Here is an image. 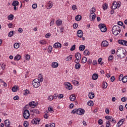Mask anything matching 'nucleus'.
<instances>
[{
  "instance_id": "obj_1",
  "label": "nucleus",
  "mask_w": 127,
  "mask_h": 127,
  "mask_svg": "<svg viewBox=\"0 0 127 127\" xmlns=\"http://www.w3.org/2000/svg\"><path fill=\"white\" fill-rule=\"evenodd\" d=\"M39 78H36L33 80V86L35 88H37L40 86V82H42L43 81V76L41 74H39Z\"/></svg>"
},
{
  "instance_id": "obj_2",
  "label": "nucleus",
  "mask_w": 127,
  "mask_h": 127,
  "mask_svg": "<svg viewBox=\"0 0 127 127\" xmlns=\"http://www.w3.org/2000/svg\"><path fill=\"white\" fill-rule=\"evenodd\" d=\"M117 57L120 59H123L126 57L127 55V51L123 48H120L117 51Z\"/></svg>"
},
{
  "instance_id": "obj_3",
  "label": "nucleus",
  "mask_w": 127,
  "mask_h": 127,
  "mask_svg": "<svg viewBox=\"0 0 127 127\" xmlns=\"http://www.w3.org/2000/svg\"><path fill=\"white\" fill-rule=\"evenodd\" d=\"M121 27L118 25L113 26L112 29V34L114 36H118L121 33Z\"/></svg>"
},
{
  "instance_id": "obj_4",
  "label": "nucleus",
  "mask_w": 127,
  "mask_h": 127,
  "mask_svg": "<svg viewBox=\"0 0 127 127\" xmlns=\"http://www.w3.org/2000/svg\"><path fill=\"white\" fill-rule=\"evenodd\" d=\"M30 117V111L28 110H24V112H23V117L24 119H25V120H28Z\"/></svg>"
},
{
  "instance_id": "obj_5",
  "label": "nucleus",
  "mask_w": 127,
  "mask_h": 127,
  "mask_svg": "<svg viewBox=\"0 0 127 127\" xmlns=\"http://www.w3.org/2000/svg\"><path fill=\"white\" fill-rule=\"evenodd\" d=\"M98 27L102 32H106L107 30V27L104 24H100Z\"/></svg>"
},
{
  "instance_id": "obj_6",
  "label": "nucleus",
  "mask_w": 127,
  "mask_h": 127,
  "mask_svg": "<svg viewBox=\"0 0 127 127\" xmlns=\"http://www.w3.org/2000/svg\"><path fill=\"white\" fill-rule=\"evenodd\" d=\"M64 86L65 88L68 90H71V89H72V85L70 82H64Z\"/></svg>"
},
{
  "instance_id": "obj_7",
  "label": "nucleus",
  "mask_w": 127,
  "mask_h": 127,
  "mask_svg": "<svg viewBox=\"0 0 127 127\" xmlns=\"http://www.w3.org/2000/svg\"><path fill=\"white\" fill-rule=\"evenodd\" d=\"M41 120L39 118H35L32 120V123L33 125H39Z\"/></svg>"
},
{
  "instance_id": "obj_8",
  "label": "nucleus",
  "mask_w": 127,
  "mask_h": 127,
  "mask_svg": "<svg viewBox=\"0 0 127 127\" xmlns=\"http://www.w3.org/2000/svg\"><path fill=\"white\" fill-rule=\"evenodd\" d=\"M126 120V118H123L121 119L117 124V127H121L123 125L124 122Z\"/></svg>"
},
{
  "instance_id": "obj_9",
  "label": "nucleus",
  "mask_w": 127,
  "mask_h": 127,
  "mask_svg": "<svg viewBox=\"0 0 127 127\" xmlns=\"http://www.w3.org/2000/svg\"><path fill=\"white\" fill-rule=\"evenodd\" d=\"M85 113V110L83 109H78L76 110V114L79 115H82Z\"/></svg>"
},
{
  "instance_id": "obj_10",
  "label": "nucleus",
  "mask_w": 127,
  "mask_h": 127,
  "mask_svg": "<svg viewBox=\"0 0 127 127\" xmlns=\"http://www.w3.org/2000/svg\"><path fill=\"white\" fill-rule=\"evenodd\" d=\"M118 43L120 45L127 46V41L124 40H119Z\"/></svg>"
},
{
  "instance_id": "obj_11",
  "label": "nucleus",
  "mask_w": 127,
  "mask_h": 127,
  "mask_svg": "<svg viewBox=\"0 0 127 127\" xmlns=\"http://www.w3.org/2000/svg\"><path fill=\"white\" fill-rule=\"evenodd\" d=\"M53 48L61 49L62 48V44L59 42L55 43L53 45Z\"/></svg>"
},
{
  "instance_id": "obj_12",
  "label": "nucleus",
  "mask_w": 127,
  "mask_h": 127,
  "mask_svg": "<svg viewBox=\"0 0 127 127\" xmlns=\"http://www.w3.org/2000/svg\"><path fill=\"white\" fill-rule=\"evenodd\" d=\"M109 46V42L106 41V40H104L101 43V46L102 47H107Z\"/></svg>"
},
{
  "instance_id": "obj_13",
  "label": "nucleus",
  "mask_w": 127,
  "mask_h": 127,
  "mask_svg": "<svg viewBox=\"0 0 127 127\" xmlns=\"http://www.w3.org/2000/svg\"><path fill=\"white\" fill-rule=\"evenodd\" d=\"M53 6V2L51 1H49L48 2V4H47V9H50L52 8Z\"/></svg>"
},
{
  "instance_id": "obj_14",
  "label": "nucleus",
  "mask_w": 127,
  "mask_h": 127,
  "mask_svg": "<svg viewBox=\"0 0 127 127\" xmlns=\"http://www.w3.org/2000/svg\"><path fill=\"white\" fill-rule=\"evenodd\" d=\"M59 66V64L58 63L56 62H54L52 63L51 64V67L53 68H56L57 67H58Z\"/></svg>"
},
{
  "instance_id": "obj_15",
  "label": "nucleus",
  "mask_w": 127,
  "mask_h": 127,
  "mask_svg": "<svg viewBox=\"0 0 127 127\" xmlns=\"http://www.w3.org/2000/svg\"><path fill=\"white\" fill-rule=\"evenodd\" d=\"M77 36L79 38H82L83 36V31L81 30H79L77 32Z\"/></svg>"
},
{
  "instance_id": "obj_16",
  "label": "nucleus",
  "mask_w": 127,
  "mask_h": 127,
  "mask_svg": "<svg viewBox=\"0 0 127 127\" xmlns=\"http://www.w3.org/2000/svg\"><path fill=\"white\" fill-rule=\"evenodd\" d=\"M75 58L77 60H81V55L80 53L77 52L75 54Z\"/></svg>"
},
{
  "instance_id": "obj_17",
  "label": "nucleus",
  "mask_w": 127,
  "mask_h": 127,
  "mask_svg": "<svg viewBox=\"0 0 127 127\" xmlns=\"http://www.w3.org/2000/svg\"><path fill=\"white\" fill-rule=\"evenodd\" d=\"M56 24L57 26H60L63 24V20L61 19H58L56 21Z\"/></svg>"
},
{
  "instance_id": "obj_18",
  "label": "nucleus",
  "mask_w": 127,
  "mask_h": 127,
  "mask_svg": "<svg viewBox=\"0 0 127 127\" xmlns=\"http://www.w3.org/2000/svg\"><path fill=\"white\" fill-rule=\"evenodd\" d=\"M29 105L31 108H35L37 106V103L34 101H32L29 103Z\"/></svg>"
},
{
  "instance_id": "obj_19",
  "label": "nucleus",
  "mask_w": 127,
  "mask_h": 127,
  "mask_svg": "<svg viewBox=\"0 0 127 127\" xmlns=\"http://www.w3.org/2000/svg\"><path fill=\"white\" fill-rule=\"evenodd\" d=\"M10 121L9 120H6L4 121V124H5V127H8L10 125Z\"/></svg>"
},
{
  "instance_id": "obj_20",
  "label": "nucleus",
  "mask_w": 127,
  "mask_h": 127,
  "mask_svg": "<svg viewBox=\"0 0 127 127\" xmlns=\"http://www.w3.org/2000/svg\"><path fill=\"white\" fill-rule=\"evenodd\" d=\"M89 98L90 99H92L95 97V94L93 92H90L88 94Z\"/></svg>"
},
{
  "instance_id": "obj_21",
  "label": "nucleus",
  "mask_w": 127,
  "mask_h": 127,
  "mask_svg": "<svg viewBox=\"0 0 127 127\" xmlns=\"http://www.w3.org/2000/svg\"><path fill=\"white\" fill-rule=\"evenodd\" d=\"M76 99V96L75 94H71L69 96V100L70 101H74Z\"/></svg>"
},
{
  "instance_id": "obj_22",
  "label": "nucleus",
  "mask_w": 127,
  "mask_h": 127,
  "mask_svg": "<svg viewBox=\"0 0 127 127\" xmlns=\"http://www.w3.org/2000/svg\"><path fill=\"white\" fill-rule=\"evenodd\" d=\"M107 87H108V83L105 81H103L102 85V88L103 89H107Z\"/></svg>"
},
{
  "instance_id": "obj_23",
  "label": "nucleus",
  "mask_w": 127,
  "mask_h": 127,
  "mask_svg": "<svg viewBox=\"0 0 127 127\" xmlns=\"http://www.w3.org/2000/svg\"><path fill=\"white\" fill-rule=\"evenodd\" d=\"M118 8L117 2L114 1L112 5V8L113 9H116Z\"/></svg>"
},
{
  "instance_id": "obj_24",
  "label": "nucleus",
  "mask_w": 127,
  "mask_h": 127,
  "mask_svg": "<svg viewBox=\"0 0 127 127\" xmlns=\"http://www.w3.org/2000/svg\"><path fill=\"white\" fill-rule=\"evenodd\" d=\"M82 19V16L80 15H77L75 17V20L76 21H80Z\"/></svg>"
},
{
  "instance_id": "obj_25",
  "label": "nucleus",
  "mask_w": 127,
  "mask_h": 127,
  "mask_svg": "<svg viewBox=\"0 0 127 127\" xmlns=\"http://www.w3.org/2000/svg\"><path fill=\"white\" fill-rule=\"evenodd\" d=\"M107 119L108 120H111V123L116 124V119L113 118V117H107Z\"/></svg>"
},
{
  "instance_id": "obj_26",
  "label": "nucleus",
  "mask_w": 127,
  "mask_h": 127,
  "mask_svg": "<svg viewBox=\"0 0 127 127\" xmlns=\"http://www.w3.org/2000/svg\"><path fill=\"white\" fill-rule=\"evenodd\" d=\"M98 78V74L97 73H94L92 76V79L93 80H96Z\"/></svg>"
},
{
  "instance_id": "obj_27",
  "label": "nucleus",
  "mask_w": 127,
  "mask_h": 127,
  "mask_svg": "<svg viewBox=\"0 0 127 127\" xmlns=\"http://www.w3.org/2000/svg\"><path fill=\"white\" fill-rule=\"evenodd\" d=\"M19 2L17 0H14L13 2H12V6H18Z\"/></svg>"
},
{
  "instance_id": "obj_28",
  "label": "nucleus",
  "mask_w": 127,
  "mask_h": 127,
  "mask_svg": "<svg viewBox=\"0 0 127 127\" xmlns=\"http://www.w3.org/2000/svg\"><path fill=\"white\" fill-rule=\"evenodd\" d=\"M85 49V46L84 45H81L79 47V50L81 52H83Z\"/></svg>"
},
{
  "instance_id": "obj_29",
  "label": "nucleus",
  "mask_w": 127,
  "mask_h": 127,
  "mask_svg": "<svg viewBox=\"0 0 127 127\" xmlns=\"http://www.w3.org/2000/svg\"><path fill=\"white\" fill-rule=\"evenodd\" d=\"M96 17V15L95 13L91 14V16H90V20L92 21L95 19Z\"/></svg>"
},
{
  "instance_id": "obj_30",
  "label": "nucleus",
  "mask_w": 127,
  "mask_h": 127,
  "mask_svg": "<svg viewBox=\"0 0 127 127\" xmlns=\"http://www.w3.org/2000/svg\"><path fill=\"white\" fill-rule=\"evenodd\" d=\"M21 59V56L19 55H17L16 56H15V58H14V61H19Z\"/></svg>"
},
{
  "instance_id": "obj_31",
  "label": "nucleus",
  "mask_w": 127,
  "mask_h": 127,
  "mask_svg": "<svg viewBox=\"0 0 127 127\" xmlns=\"http://www.w3.org/2000/svg\"><path fill=\"white\" fill-rule=\"evenodd\" d=\"M74 68L76 69H79L81 68V64L80 63L76 64L74 65Z\"/></svg>"
},
{
  "instance_id": "obj_32",
  "label": "nucleus",
  "mask_w": 127,
  "mask_h": 127,
  "mask_svg": "<svg viewBox=\"0 0 127 127\" xmlns=\"http://www.w3.org/2000/svg\"><path fill=\"white\" fill-rule=\"evenodd\" d=\"M32 113L39 114L40 113V112L38 109H34L32 110Z\"/></svg>"
},
{
  "instance_id": "obj_33",
  "label": "nucleus",
  "mask_w": 127,
  "mask_h": 127,
  "mask_svg": "<svg viewBox=\"0 0 127 127\" xmlns=\"http://www.w3.org/2000/svg\"><path fill=\"white\" fill-rule=\"evenodd\" d=\"M102 7H103V9L104 10H106L108 9V5L107 3H105L103 4Z\"/></svg>"
},
{
  "instance_id": "obj_34",
  "label": "nucleus",
  "mask_w": 127,
  "mask_h": 127,
  "mask_svg": "<svg viewBox=\"0 0 127 127\" xmlns=\"http://www.w3.org/2000/svg\"><path fill=\"white\" fill-rule=\"evenodd\" d=\"M72 55H69L66 58V62H69L72 60Z\"/></svg>"
},
{
  "instance_id": "obj_35",
  "label": "nucleus",
  "mask_w": 127,
  "mask_h": 127,
  "mask_svg": "<svg viewBox=\"0 0 127 127\" xmlns=\"http://www.w3.org/2000/svg\"><path fill=\"white\" fill-rule=\"evenodd\" d=\"M87 62V59L86 57H84L81 59V63L82 64H85Z\"/></svg>"
},
{
  "instance_id": "obj_36",
  "label": "nucleus",
  "mask_w": 127,
  "mask_h": 127,
  "mask_svg": "<svg viewBox=\"0 0 127 127\" xmlns=\"http://www.w3.org/2000/svg\"><path fill=\"white\" fill-rule=\"evenodd\" d=\"M87 105L88 106H89L92 107V106H93L94 105V103H93V102L92 101L90 100V101L87 102Z\"/></svg>"
},
{
  "instance_id": "obj_37",
  "label": "nucleus",
  "mask_w": 127,
  "mask_h": 127,
  "mask_svg": "<svg viewBox=\"0 0 127 127\" xmlns=\"http://www.w3.org/2000/svg\"><path fill=\"white\" fill-rule=\"evenodd\" d=\"M14 18V15L12 14L8 16V20L9 21H12Z\"/></svg>"
},
{
  "instance_id": "obj_38",
  "label": "nucleus",
  "mask_w": 127,
  "mask_h": 127,
  "mask_svg": "<svg viewBox=\"0 0 127 127\" xmlns=\"http://www.w3.org/2000/svg\"><path fill=\"white\" fill-rule=\"evenodd\" d=\"M40 43L42 45H44L47 44V42L45 40H40Z\"/></svg>"
},
{
  "instance_id": "obj_39",
  "label": "nucleus",
  "mask_w": 127,
  "mask_h": 127,
  "mask_svg": "<svg viewBox=\"0 0 127 127\" xmlns=\"http://www.w3.org/2000/svg\"><path fill=\"white\" fill-rule=\"evenodd\" d=\"M83 55L85 56H89L90 55V52L89 50H85L84 52H83Z\"/></svg>"
},
{
  "instance_id": "obj_40",
  "label": "nucleus",
  "mask_w": 127,
  "mask_h": 127,
  "mask_svg": "<svg viewBox=\"0 0 127 127\" xmlns=\"http://www.w3.org/2000/svg\"><path fill=\"white\" fill-rule=\"evenodd\" d=\"M53 50V47L51 45L49 46V47L48 48V53H51L52 52Z\"/></svg>"
},
{
  "instance_id": "obj_41",
  "label": "nucleus",
  "mask_w": 127,
  "mask_h": 127,
  "mask_svg": "<svg viewBox=\"0 0 127 127\" xmlns=\"http://www.w3.org/2000/svg\"><path fill=\"white\" fill-rule=\"evenodd\" d=\"M122 81L124 83H126V82H127V75L123 77V78Z\"/></svg>"
},
{
  "instance_id": "obj_42",
  "label": "nucleus",
  "mask_w": 127,
  "mask_h": 127,
  "mask_svg": "<svg viewBox=\"0 0 127 127\" xmlns=\"http://www.w3.org/2000/svg\"><path fill=\"white\" fill-rule=\"evenodd\" d=\"M20 47L19 44L18 43H15L14 44V48L18 49Z\"/></svg>"
},
{
  "instance_id": "obj_43",
  "label": "nucleus",
  "mask_w": 127,
  "mask_h": 127,
  "mask_svg": "<svg viewBox=\"0 0 127 127\" xmlns=\"http://www.w3.org/2000/svg\"><path fill=\"white\" fill-rule=\"evenodd\" d=\"M47 114H48V111H46V112H45V115H44V118L46 119H48L49 118V115Z\"/></svg>"
},
{
  "instance_id": "obj_44",
  "label": "nucleus",
  "mask_w": 127,
  "mask_h": 127,
  "mask_svg": "<svg viewBox=\"0 0 127 127\" xmlns=\"http://www.w3.org/2000/svg\"><path fill=\"white\" fill-rule=\"evenodd\" d=\"M71 82L74 85H78L79 83V81L75 80H72Z\"/></svg>"
},
{
  "instance_id": "obj_45",
  "label": "nucleus",
  "mask_w": 127,
  "mask_h": 127,
  "mask_svg": "<svg viewBox=\"0 0 127 127\" xmlns=\"http://www.w3.org/2000/svg\"><path fill=\"white\" fill-rule=\"evenodd\" d=\"M95 12V9L94 7H92L91 8V10H90V16H91L92 14H94Z\"/></svg>"
},
{
  "instance_id": "obj_46",
  "label": "nucleus",
  "mask_w": 127,
  "mask_h": 127,
  "mask_svg": "<svg viewBox=\"0 0 127 127\" xmlns=\"http://www.w3.org/2000/svg\"><path fill=\"white\" fill-rule=\"evenodd\" d=\"M18 88L16 86H14L12 87V91L15 92L17 91Z\"/></svg>"
},
{
  "instance_id": "obj_47",
  "label": "nucleus",
  "mask_w": 127,
  "mask_h": 127,
  "mask_svg": "<svg viewBox=\"0 0 127 127\" xmlns=\"http://www.w3.org/2000/svg\"><path fill=\"white\" fill-rule=\"evenodd\" d=\"M98 125H101V126L103 124V120L101 119H100L98 120Z\"/></svg>"
},
{
  "instance_id": "obj_48",
  "label": "nucleus",
  "mask_w": 127,
  "mask_h": 127,
  "mask_svg": "<svg viewBox=\"0 0 127 127\" xmlns=\"http://www.w3.org/2000/svg\"><path fill=\"white\" fill-rule=\"evenodd\" d=\"M13 36V31H11L9 32V34H8V36L9 37H12Z\"/></svg>"
},
{
  "instance_id": "obj_49",
  "label": "nucleus",
  "mask_w": 127,
  "mask_h": 127,
  "mask_svg": "<svg viewBox=\"0 0 127 127\" xmlns=\"http://www.w3.org/2000/svg\"><path fill=\"white\" fill-rule=\"evenodd\" d=\"M75 48H76V45H72L71 46V47L70 48V51H71V52L74 51L75 49Z\"/></svg>"
},
{
  "instance_id": "obj_50",
  "label": "nucleus",
  "mask_w": 127,
  "mask_h": 127,
  "mask_svg": "<svg viewBox=\"0 0 127 127\" xmlns=\"http://www.w3.org/2000/svg\"><path fill=\"white\" fill-rule=\"evenodd\" d=\"M48 110H49V112H51V113L54 112V109L53 107H49V108H48Z\"/></svg>"
},
{
  "instance_id": "obj_51",
  "label": "nucleus",
  "mask_w": 127,
  "mask_h": 127,
  "mask_svg": "<svg viewBox=\"0 0 127 127\" xmlns=\"http://www.w3.org/2000/svg\"><path fill=\"white\" fill-rule=\"evenodd\" d=\"M64 96L63 94H59L58 96V98L59 99H63L64 98Z\"/></svg>"
},
{
  "instance_id": "obj_52",
  "label": "nucleus",
  "mask_w": 127,
  "mask_h": 127,
  "mask_svg": "<svg viewBox=\"0 0 127 127\" xmlns=\"http://www.w3.org/2000/svg\"><path fill=\"white\" fill-rule=\"evenodd\" d=\"M111 123H110L109 121H106V127H111Z\"/></svg>"
},
{
  "instance_id": "obj_53",
  "label": "nucleus",
  "mask_w": 127,
  "mask_h": 127,
  "mask_svg": "<svg viewBox=\"0 0 127 127\" xmlns=\"http://www.w3.org/2000/svg\"><path fill=\"white\" fill-rule=\"evenodd\" d=\"M124 78V75L122 74H121L119 76V80L120 81H122L123 80V79Z\"/></svg>"
},
{
  "instance_id": "obj_54",
  "label": "nucleus",
  "mask_w": 127,
  "mask_h": 127,
  "mask_svg": "<svg viewBox=\"0 0 127 127\" xmlns=\"http://www.w3.org/2000/svg\"><path fill=\"white\" fill-rule=\"evenodd\" d=\"M114 59V56H109L108 58V61L109 62H112Z\"/></svg>"
},
{
  "instance_id": "obj_55",
  "label": "nucleus",
  "mask_w": 127,
  "mask_h": 127,
  "mask_svg": "<svg viewBox=\"0 0 127 127\" xmlns=\"http://www.w3.org/2000/svg\"><path fill=\"white\" fill-rule=\"evenodd\" d=\"M48 99H49V101H53L54 100L53 96V95L49 96V97H48Z\"/></svg>"
},
{
  "instance_id": "obj_56",
  "label": "nucleus",
  "mask_w": 127,
  "mask_h": 127,
  "mask_svg": "<svg viewBox=\"0 0 127 127\" xmlns=\"http://www.w3.org/2000/svg\"><path fill=\"white\" fill-rule=\"evenodd\" d=\"M71 9L75 11V10L77 9V6L76 5H74V4L72 5V6H71Z\"/></svg>"
},
{
  "instance_id": "obj_57",
  "label": "nucleus",
  "mask_w": 127,
  "mask_h": 127,
  "mask_svg": "<svg viewBox=\"0 0 127 127\" xmlns=\"http://www.w3.org/2000/svg\"><path fill=\"white\" fill-rule=\"evenodd\" d=\"M29 124L27 121H24V127H28Z\"/></svg>"
},
{
  "instance_id": "obj_58",
  "label": "nucleus",
  "mask_w": 127,
  "mask_h": 127,
  "mask_svg": "<svg viewBox=\"0 0 127 127\" xmlns=\"http://www.w3.org/2000/svg\"><path fill=\"white\" fill-rule=\"evenodd\" d=\"M121 101L123 102H125L127 101V98L126 97H124L121 98Z\"/></svg>"
},
{
  "instance_id": "obj_59",
  "label": "nucleus",
  "mask_w": 127,
  "mask_h": 127,
  "mask_svg": "<svg viewBox=\"0 0 127 127\" xmlns=\"http://www.w3.org/2000/svg\"><path fill=\"white\" fill-rule=\"evenodd\" d=\"M37 3H34L33 4V5H32V8H33V9H35L37 8Z\"/></svg>"
},
{
  "instance_id": "obj_60",
  "label": "nucleus",
  "mask_w": 127,
  "mask_h": 127,
  "mask_svg": "<svg viewBox=\"0 0 127 127\" xmlns=\"http://www.w3.org/2000/svg\"><path fill=\"white\" fill-rule=\"evenodd\" d=\"M51 36V34L50 33H48L46 34L45 37L46 38H49Z\"/></svg>"
},
{
  "instance_id": "obj_61",
  "label": "nucleus",
  "mask_w": 127,
  "mask_h": 127,
  "mask_svg": "<svg viewBox=\"0 0 127 127\" xmlns=\"http://www.w3.org/2000/svg\"><path fill=\"white\" fill-rule=\"evenodd\" d=\"M29 94V90L28 89L25 90V93H24V95H27Z\"/></svg>"
},
{
  "instance_id": "obj_62",
  "label": "nucleus",
  "mask_w": 127,
  "mask_h": 127,
  "mask_svg": "<svg viewBox=\"0 0 127 127\" xmlns=\"http://www.w3.org/2000/svg\"><path fill=\"white\" fill-rule=\"evenodd\" d=\"M30 59V56L28 54H27V55H26V60L29 61Z\"/></svg>"
},
{
  "instance_id": "obj_63",
  "label": "nucleus",
  "mask_w": 127,
  "mask_h": 127,
  "mask_svg": "<svg viewBox=\"0 0 127 127\" xmlns=\"http://www.w3.org/2000/svg\"><path fill=\"white\" fill-rule=\"evenodd\" d=\"M55 22V20L53 19L51 21V23H50V26H52L54 25Z\"/></svg>"
},
{
  "instance_id": "obj_64",
  "label": "nucleus",
  "mask_w": 127,
  "mask_h": 127,
  "mask_svg": "<svg viewBox=\"0 0 127 127\" xmlns=\"http://www.w3.org/2000/svg\"><path fill=\"white\" fill-rule=\"evenodd\" d=\"M56 125L55 123H50V127H55Z\"/></svg>"
}]
</instances>
